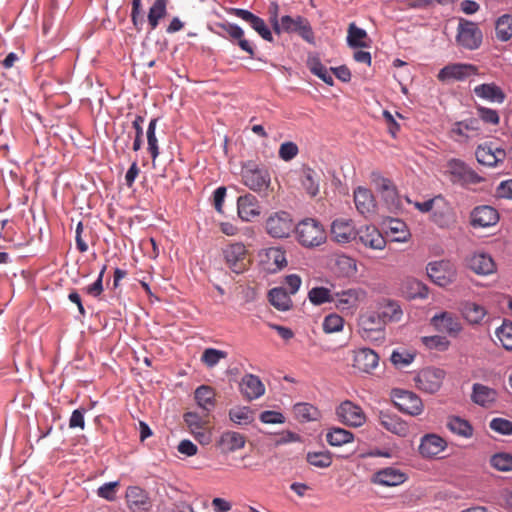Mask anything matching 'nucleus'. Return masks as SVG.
<instances>
[{"instance_id": "6", "label": "nucleus", "mask_w": 512, "mask_h": 512, "mask_svg": "<svg viewBox=\"0 0 512 512\" xmlns=\"http://www.w3.org/2000/svg\"><path fill=\"white\" fill-rule=\"evenodd\" d=\"M335 413L339 422L353 428L363 426L367 419L363 409L350 400L341 402L336 407Z\"/></svg>"}, {"instance_id": "31", "label": "nucleus", "mask_w": 512, "mask_h": 512, "mask_svg": "<svg viewBox=\"0 0 512 512\" xmlns=\"http://www.w3.org/2000/svg\"><path fill=\"white\" fill-rule=\"evenodd\" d=\"M475 95L490 102L503 103L506 95L501 87L495 83H484L474 87Z\"/></svg>"}, {"instance_id": "25", "label": "nucleus", "mask_w": 512, "mask_h": 512, "mask_svg": "<svg viewBox=\"0 0 512 512\" xmlns=\"http://www.w3.org/2000/svg\"><path fill=\"white\" fill-rule=\"evenodd\" d=\"M447 169L454 183L475 182L477 175L463 161L451 159L447 163Z\"/></svg>"}, {"instance_id": "39", "label": "nucleus", "mask_w": 512, "mask_h": 512, "mask_svg": "<svg viewBox=\"0 0 512 512\" xmlns=\"http://www.w3.org/2000/svg\"><path fill=\"white\" fill-rule=\"evenodd\" d=\"M126 499L129 507L133 510L145 509L148 503L147 494L138 486H130L127 488Z\"/></svg>"}, {"instance_id": "21", "label": "nucleus", "mask_w": 512, "mask_h": 512, "mask_svg": "<svg viewBox=\"0 0 512 512\" xmlns=\"http://www.w3.org/2000/svg\"><path fill=\"white\" fill-rule=\"evenodd\" d=\"M379 364L378 354L370 348L354 351L353 367L364 373H371Z\"/></svg>"}, {"instance_id": "33", "label": "nucleus", "mask_w": 512, "mask_h": 512, "mask_svg": "<svg viewBox=\"0 0 512 512\" xmlns=\"http://www.w3.org/2000/svg\"><path fill=\"white\" fill-rule=\"evenodd\" d=\"M216 393L214 389L208 385L199 386L194 393V398L196 400L199 408L203 410V412L210 413L216 406Z\"/></svg>"}, {"instance_id": "48", "label": "nucleus", "mask_w": 512, "mask_h": 512, "mask_svg": "<svg viewBox=\"0 0 512 512\" xmlns=\"http://www.w3.org/2000/svg\"><path fill=\"white\" fill-rule=\"evenodd\" d=\"M183 418L190 432L209 426V413L207 412H204L203 415L196 412H186Z\"/></svg>"}, {"instance_id": "10", "label": "nucleus", "mask_w": 512, "mask_h": 512, "mask_svg": "<svg viewBox=\"0 0 512 512\" xmlns=\"http://www.w3.org/2000/svg\"><path fill=\"white\" fill-rule=\"evenodd\" d=\"M223 255L228 267L235 273L244 272L249 265V257L244 244L233 243L223 249Z\"/></svg>"}, {"instance_id": "62", "label": "nucleus", "mask_w": 512, "mask_h": 512, "mask_svg": "<svg viewBox=\"0 0 512 512\" xmlns=\"http://www.w3.org/2000/svg\"><path fill=\"white\" fill-rule=\"evenodd\" d=\"M477 114L479 118L485 123L497 125L500 121V117L496 110L479 106L477 107Z\"/></svg>"}, {"instance_id": "47", "label": "nucleus", "mask_w": 512, "mask_h": 512, "mask_svg": "<svg viewBox=\"0 0 512 512\" xmlns=\"http://www.w3.org/2000/svg\"><path fill=\"white\" fill-rule=\"evenodd\" d=\"M403 292L410 299H424L428 296V288L422 282L416 279H408L403 284Z\"/></svg>"}, {"instance_id": "63", "label": "nucleus", "mask_w": 512, "mask_h": 512, "mask_svg": "<svg viewBox=\"0 0 512 512\" xmlns=\"http://www.w3.org/2000/svg\"><path fill=\"white\" fill-rule=\"evenodd\" d=\"M298 146L294 142H285L280 145L279 157L284 161H290L297 156Z\"/></svg>"}, {"instance_id": "56", "label": "nucleus", "mask_w": 512, "mask_h": 512, "mask_svg": "<svg viewBox=\"0 0 512 512\" xmlns=\"http://www.w3.org/2000/svg\"><path fill=\"white\" fill-rule=\"evenodd\" d=\"M388 228L393 236V240L397 242H404L409 236L406 224L398 219H391L388 222Z\"/></svg>"}, {"instance_id": "16", "label": "nucleus", "mask_w": 512, "mask_h": 512, "mask_svg": "<svg viewBox=\"0 0 512 512\" xmlns=\"http://www.w3.org/2000/svg\"><path fill=\"white\" fill-rule=\"evenodd\" d=\"M380 425L390 433L399 437H406L409 434V425L397 414L389 411H380L378 414Z\"/></svg>"}, {"instance_id": "54", "label": "nucleus", "mask_w": 512, "mask_h": 512, "mask_svg": "<svg viewBox=\"0 0 512 512\" xmlns=\"http://www.w3.org/2000/svg\"><path fill=\"white\" fill-rule=\"evenodd\" d=\"M306 460L318 468H327L332 464V454L329 451L308 452Z\"/></svg>"}, {"instance_id": "22", "label": "nucleus", "mask_w": 512, "mask_h": 512, "mask_svg": "<svg viewBox=\"0 0 512 512\" xmlns=\"http://www.w3.org/2000/svg\"><path fill=\"white\" fill-rule=\"evenodd\" d=\"M447 447L445 439L436 434H426L421 438L419 453L424 458H434Z\"/></svg>"}, {"instance_id": "60", "label": "nucleus", "mask_w": 512, "mask_h": 512, "mask_svg": "<svg viewBox=\"0 0 512 512\" xmlns=\"http://www.w3.org/2000/svg\"><path fill=\"white\" fill-rule=\"evenodd\" d=\"M479 121L471 118L454 124L452 133L458 136H467L466 131H475L479 129Z\"/></svg>"}, {"instance_id": "4", "label": "nucleus", "mask_w": 512, "mask_h": 512, "mask_svg": "<svg viewBox=\"0 0 512 512\" xmlns=\"http://www.w3.org/2000/svg\"><path fill=\"white\" fill-rule=\"evenodd\" d=\"M276 34L281 33H295L308 43L314 42V32L310 22L303 16L291 17L288 15L282 16L280 19V25Z\"/></svg>"}, {"instance_id": "23", "label": "nucleus", "mask_w": 512, "mask_h": 512, "mask_svg": "<svg viewBox=\"0 0 512 512\" xmlns=\"http://www.w3.org/2000/svg\"><path fill=\"white\" fill-rule=\"evenodd\" d=\"M475 155L480 164L493 167L504 161L506 152L504 149L493 147L492 144H485L477 148Z\"/></svg>"}, {"instance_id": "14", "label": "nucleus", "mask_w": 512, "mask_h": 512, "mask_svg": "<svg viewBox=\"0 0 512 512\" xmlns=\"http://www.w3.org/2000/svg\"><path fill=\"white\" fill-rule=\"evenodd\" d=\"M431 324L434 328L449 335L450 337H457L462 331V324L459 318L450 312H441L431 318Z\"/></svg>"}, {"instance_id": "24", "label": "nucleus", "mask_w": 512, "mask_h": 512, "mask_svg": "<svg viewBox=\"0 0 512 512\" xmlns=\"http://www.w3.org/2000/svg\"><path fill=\"white\" fill-rule=\"evenodd\" d=\"M406 475L399 469L387 467L375 472L371 482L381 486H397L406 481Z\"/></svg>"}, {"instance_id": "29", "label": "nucleus", "mask_w": 512, "mask_h": 512, "mask_svg": "<svg viewBox=\"0 0 512 512\" xmlns=\"http://www.w3.org/2000/svg\"><path fill=\"white\" fill-rule=\"evenodd\" d=\"M467 266L476 274L489 275L495 271L493 259L484 253H475L466 259Z\"/></svg>"}, {"instance_id": "15", "label": "nucleus", "mask_w": 512, "mask_h": 512, "mask_svg": "<svg viewBox=\"0 0 512 512\" xmlns=\"http://www.w3.org/2000/svg\"><path fill=\"white\" fill-rule=\"evenodd\" d=\"M354 203L357 211L366 218L376 214L377 204L371 190L357 187L354 190Z\"/></svg>"}, {"instance_id": "5", "label": "nucleus", "mask_w": 512, "mask_h": 512, "mask_svg": "<svg viewBox=\"0 0 512 512\" xmlns=\"http://www.w3.org/2000/svg\"><path fill=\"white\" fill-rule=\"evenodd\" d=\"M483 40V34L474 22L461 19L457 28V43L467 50L478 49Z\"/></svg>"}, {"instance_id": "44", "label": "nucleus", "mask_w": 512, "mask_h": 512, "mask_svg": "<svg viewBox=\"0 0 512 512\" xmlns=\"http://www.w3.org/2000/svg\"><path fill=\"white\" fill-rule=\"evenodd\" d=\"M381 318L384 320L385 325L387 322H398L401 320L403 312L400 305L395 302L388 300L381 305V311L378 312Z\"/></svg>"}, {"instance_id": "35", "label": "nucleus", "mask_w": 512, "mask_h": 512, "mask_svg": "<svg viewBox=\"0 0 512 512\" xmlns=\"http://www.w3.org/2000/svg\"><path fill=\"white\" fill-rule=\"evenodd\" d=\"M245 442V437L241 433L226 431L221 435L218 445L223 452L229 453L242 449Z\"/></svg>"}, {"instance_id": "17", "label": "nucleus", "mask_w": 512, "mask_h": 512, "mask_svg": "<svg viewBox=\"0 0 512 512\" xmlns=\"http://www.w3.org/2000/svg\"><path fill=\"white\" fill-rule=\"evenodd\" d=\"M355 226L351 219L338 218L332 222L331 236L337 243H349L356 240Z\"/></svg>"}, {"instance_id": "26", "label": "nucleus", "mask_w": 512, "mask_h": 512, "mask_svg": "<svg viewBox=\"0 0 512 512\" xmlns=\"http://www.w3.org/2000/svg\"><path fill=\"white\" fill-rule=\"evenodd\" d=\"M237 212L243 221H251L260 214V207L255 196L247 193L237 199Z\"/></svg>"}, {"instance_id": "19", "label": "nucleus", "mask_w": 512, "mask_h": 512, "mask_svg": "<svg viewBox=\"0 0 512 512\" xmlns=\"http://www.w3.org/2000/svg\"><path fill=\"white\" fill-rule=\"evenodd\" d=\"M231 13L236 17L244 20L249 23L250 26L266 41L272 42L273 37L271 31L266 26L264 20L252 12L241 9V8H232Z\"/></svg>"}, {"instance_id": "43", "label": "nucleus", "mask_w": 512, "mask_h": 512, "mask_svg": "<svg viewBox=\"0 0 512 512\" xmlns=\"http://www.w3.org/2000/svg\"><path fill=\"white\" fill-rule=\"evenodd\" d=\"M353 439L354 435L352 432L339 427L330 429L326 434V440L331 446H342L352 442Z\"/></svg>"}, {"instance_id": "12", "label": "nucleus", "mask_w": 512, "mask_h": 512, "mask_svg": "<svg viewBox=\"0 0 512 512\" xmlns=\"http://www.w3.org/2000/svg\"><path fill=\"white\" fill-rule=\"evenodd\" d=\"M266 231L274 238H286L294 229L292 218L287 212H276L266 220Z\"/></svg>"}, {"instance_id": "38", "label": "nucleus", "mask_w": 512, "mask_h": 512, "mask_svg": "<svg viewBox=\"0 0 512 512\" xmlns=\"http://www.w3.org/2000/svg\"><path fill=\"white\" fill-rule=\"evenodd\" d=\"M269 302L277 310L287 311L292 307V300L286 290L282 287H276L269 291Z\"/></svg>"}, {"instance_id": "59", "label": "nucleus", "mask_w": 512, "mask_h": 512, "mask_svg": "<svg viewBox=\"0 0 512 512\" xmlns=\"http://www.w3.org/2000/svg\"><path fill=\"white\" fill-rule=\"evenodd\" d=\"M489 427L492 431L501 435H512V422L508 419L500 417L493 418L489 423Z\"/></svg>"}, {"instance_id": "41", "label": "nucleus", "mask_w": 512, "mask_h": 512, "mask_svg": "<svg viewBox=\"0 0 512 512\" xmlns=\"http://www.w3.org/2000/svg\"><path fill=\"white\" fill-rule=\"evenodd\" d=\"M496 38L506 42L512 38V15L504 14L495 22Z\"/></svg>"}, {"instance_id": "7", "label": "nucleus", "mask_w": 512, "mask_h": 512, "mask_svg": "<svg viewBox=\"0 0 512 512\" xmlns=\"http://www.w3.org/2000/svg\"><path fill=\"white\" fill-rule=\"evenodd\" d=\"M392 399L399 411L411 416H418L424 410L421 398L411 391L394 389L392 391Z\"/></svg>"}, {"instance_id": "3", "label": "nucleus", "mask_w": 512, "mask_h": 512, "mask_svg": "<svg viewBox=\"0 0 512 512\" xmlns=\"http://www.w3.org/2000/svg\"><path fill=\"white\" fill-rule=\"evenodd\" d=\"M359 333L361 337L369 341L384 339L385 323L378 312H366L359 317Z\"/></svg>"}, {"instance_id": "18", "label": "nucleus", "mask_w": 512, "mask_h": 512, "mask_svg": "<svg viewBox=\"0 0 512 512\" xmlns=\"http://www.w3.org/2000/svg\"><path fill=\"white\" fill-rule=\"evenodd\" d=\"M358 239L365 247L374 250H383L386 246V240L380 231L372 225L361 227L356 232Z\"/></svg>"}, {"instance_id": "64", "label": "nucleus", "mask_w": 512, "mask_h": 512, "mask_svg": "<svg viewBox=\"0 0 512 512\" xmlns=\"http://www.w3.org/2000/svg\"><path fill=\"white\" fill-rule=\"evenodd\" d=\"M414 360V355L407 351H393L391 355V361L394 365L398 367H405L412 363Z\"/></svg>"}, {"instance_id": "2", "label": "nucleus", "mask_w": 512, "mask_h": 512, "mask_svg": "<svg viewBox=\"0 0 512 512\" xmlns=\"http://www.w3.org/2000/svg\"><path fill=\"white\" fill-rule=\"evenodd\" d=\"M241 179L246 187L260 195H268V192L271 190V176L264 167L251 163L244 165Z\"/></svg>"}, {"instance_id": "34", "label": "nucleus", "mask_w": 512, "mask_h": 512, "mask_svg": "<svg viewBox=\"0 0 512 512\" xmlns=\"http://www.w3.org/2000/svg\"><path fill=\"white\" fill-rule=\"evenodd\" d=\"M219 27L233 40H237L238 46L250 57L254 56V48L250 42L244 39V31L241 27L231 23L219 24Z\"/></svg>"}, {"instance_id": "9", "label": "nucleus", "mask_w": 512, "mask_h": 512, "mask_svg": "<svg viewBox=\"0 0 512 512\" xmlns=\"http://www.w3.org/2000/svg\"><path fill=\"white\" fill-rule=\"evenodd\" d=\"M367 297V293L362 288H349L334 293L333 304L342 312H354L359 304Z\"/></svg>"}, {"instance_id": "61", "label": "nucleus", "mask_w": 512, "mask_h": 512, "mask_svg": "<svg viewBox=\"0 0 512 512\" xmlns=\"http://www.w3.org/2000/svg\"><path fill=\"white\" fill-rule=\"evenodd\" d=\"M422 342L427 348L437 349L440 351L448 349L450 345V342L444 336L440 335L423 337Z\"/></svg>"}, {"instance_id": "30", "label": "nucleus", "mask_w": 512, "mask_h": 512, "mask_svg": "<svg viewBox=\"0 0 512 512\" xmlns=\"http://www.w3.org/2000/svg\"><path fill=\"white\" fill-rule=\"evenodd\" d=\"M262 262L266 263L267 270L275 273L287 266L285 251L280 247H270L265 250Z\"/></svg>"}, {"instance_id": "1", "label": "nucleus", "mask_w": 512, "mask_h": 512, "mask_svg": "<svg viewBox=\"0 0 512 512\" xmlns=\"http://www.w3.org/2000/svg\"><path fill=\"white\" fill-rule=\"evenodd\" d=\"M298 242L307 248L318 247L325 243L327 235L323 225L316 219L306 218L295 227Z\"/></svg>"}, {"instance_id": "49", "label": "nucleus", "mask_w": 512, "mask_h": 512, "mask_svg": "<svg viewBox=\"0 0 512 512\" xmlns=\"http://www.w3.org/2000/svg\"><path fill=\"white\" fill-rule=\"evenodd\" d=\"M491 467L500 472L512 471V454L507 452L495 453L490 457Z\"/></svg>"}, {"instance_id": "46", "label": "nucleus", "mask_w": 512, "mask_h": 512, "mask_svg": "<svg viewBox=\"0 0 512 512\" xmlns=\"http://www.w3.org/2000/svg\"><path fill=\"white\" fill-rule=\"evenodd\" d=\"M368 38L367 32L351 23L348 27L347 43L352 48L368 47L366 39Z\"/></svg>"}, {"instance_id": "40", "label": "nucleus", "mask_w": 512, "mask_h": 512, "mask_svg": "<svg viewBox=\"0 0 512 512\" xmlns=\"http://www.w3.org/2000/svg\"><path fill=\"white\" fill-rule=\"evenodd\" d=\"M448 429L458 436L464 438H471L473 436V427L465 419L457 416L450 417L447 422Z\"/></svg>"}, {"instance_id": "36", "label": "nucleus", "mask_w": 512, "mask_h": 512, "mask_svg": "<svg viewBox=\"0 0 512 512\" xmlns=\"http://www.w3.org/2000/svg\"><path fill=\"white\" fill-rule=\"evenodd\" d=\"M300 181L302 187L308 195L315 197L320 189V175L309 167H304L301 170Z\"/></svg>"}, {"instance_id": "55", "label": "nucleus", "mask_w": 512, "mask_h": 512, "mask_svg": "<svg viewBox=\"0 0 512 512\" xmlns=\"http://www.w3.org/2000/svg\"><path fill=\"white\" fill-rule=\"evenodd\" d=\"M157 121H158L157 118L152 119L148 125V129L146 132L147 144H148L147 149H148V152L150 153L153 161H155V159L159 155L158 140H157L156 134H155Z\"/></svg>"}, {"instance_id": "58", "label": "nucleus", "mask_w": 512, "mask_h": 512, "mask_svg": "<svg viewBox=\"0 0 512 512\" xmlns=\"http://www.w3.org/2000/svg\"><path fill=\"white\" fill-rule=\"evenodd\" d=\"M344 319L338 314H329L324 318L323 330L326 333H335L343 329Z\"/></svg>"}, {"instance_id": "11", "label": "nucleus", "mask_w": 512, "mask_h": 512, "mask_svg": "<svg viewBox=\"0 0 512 512\" xmlns=\"http://www.w3.org/2000/svg\"><path fill=\"white\" fill-rule=\"evenodd\" d=\"M430 279L437 285L445 287L456 279V269L450 261H435L427 266Z\"/></svg>"}, {"instance_id": "8", "label": "nucleus", "mask_w": 512, "mask_h": 512, "mask_svg": "<svg viewBox=\"0 0 512 512\" xmlns=\"http://www.w3.org/2000/svg\"><path fill=\"white\" fill-rule=\"evenodd\" d=\"M445 375V371L440 368L427 367L418 372L415 383L419 390L433 394L440 389Z\"/></svg>"}, {"instance_id": "28", "label": "nucleus", "mask_w": 512, "mask_h": 512, "mask_svg": "<svg viewBox=\"0 0 512 512\" xmlns=\"http://www.w3.org/2000/svg\"><path fill=\"white\" fill-rule=\"evenodd\" d=\"M431 220L440 228H448L455 222L453 210L442 196L431 214Z\"/></svg>"}, {"instance_id": "53", "label": "nucleus", "mask_w": 512, "mask_h": 512, "mask_svg": "<svg viewBox=\"0 0 512 512\" xmlns=\"http://www.w3.org/2000/svg\"><path fill=\"white\" fill-rule=\"evenodd\" d=\"M334 293L326 287H314L308 293V298L314 305L333 303Z\"/></svg>"}, {"instance_id": "52", "label": "nucleus", "mask_w": 512, "mask_h": 512, "mask_svg": "<svg viewBox=\"0 0 512 512\" xmlns=\"http://www.w3.org/2000/svg\"><path fill=\"white\" fill-rule=\"evenodd\" d=\"M228 356L226 351L207 348L201 355V362L208 368L215 367L221 360L226 359Z\"/></svg>"}, {"instance_id": "37", "label": "nucleus", "mask_w": 512, "mask_h": 512, "mask_svg": "<svg viewBox=\"0 0 512 512\" xmlns=\"http://www.w3.org/2000/svg\"><path fill=\"white\" fill-rule=\"evenodd\" d=\"M462 316L471 324L480 323L486 315V310L483 306L474 302H464L460 308Z\"/></svg>"}, {"instance_id": "51", "label": "nucleus", "mask_w": 512, "mask_h": 512, "mask_svg": "<svg viewBox=\"0 0 512 512\" xmlns=\"http://www.w3.org/2000/svg\"><path fill=\"white\" fill-rule=\"evenodd\" d=\"M308 66L310 71L319 77L326 84L332 86L334 84L333 77L331 76L330 71L327 69L325 65L321 63L318 58H310L308 60Z\"/></svg>"}, {"instance_id": "27", "label": "nucleus", "mask_w": 512, "mask_h": 512, "mask_svg": "<svg viewBox=\"0 0 512 512\" xmlns=\"http://www.w3.org/2000/svg\"><path fill=\"white\" fill-rule=\"evenodd\" d=\"M240 390L246 399L254 400L265 393V386L258 376L247 374L241 380Z\"/></svg>"}, {"instance_id": "42", "label": "nucleus", "mask_w": 512, "mask_h": 512, "mask_svg": "<svg viewBox=\"0 0 512 512\" xmlns=\"http://www.w3.org/2000/svg\"><path fill=\"white\" fill-rule=\"evenodd\" d=\"M169 0H155L148 12V22L151 30L159 25V21L165 17L167 13V4Z\"/></svg>"}, {"instance_id": "32", "label": "nucleus", "mask_w": 512, "mask_h": 512, "mask_svg": "<svg viewBox=\"0 0 512 512\" xmlns=\"http://www.w3.org/2000/svg\"><path fill=\"white\" fill-rule=\"evenodd\" d=\"M497 392L480 383H475L472 388V401L482 407H490L497 400Z\"/></svg>"}, {"instance_id": "13", "label": "nucleus", "mask_w": 512, "mask_h": 512, "mask_svg": "<svg viewBox=\"0 0 512 512\" xmlns=\"http://www.w3.org/2000/svg\"><path fill=\"white\" fill-rule=\"evenodd\" d=\"M478 73V68L468 63H453L444 66L437 75L441 82L463 81Z\"/></svg>"}, {"instance_id": "45", "label": "nucleus", "mask_w": 512, "mask_h": 512, "mask_svg": "<svg viewBox=\"0 0 512 512\" xmlns=\"http://www.w3.org/2000/svg\"><path fill=\"white\" fill-rule=\"evenodd\" d=\"M295 417L301 422L315 421L319 418V410L309 403H297L293 407Z\"/></svg>"}, {"instance_id": "50", "label": "nucleus", "mask_w": 512, "mask_h": 512, "mask_svg": "<svg viewBox=\"0 0 512 512\" xmlns=\"http://www.w3.org/2000/svg\"><path fill=\"white\" fill-rule=\"evenodd\" d=\"M229 418L238 425H248L254 421V412L248 407H236L229 411Z\"/></svg>"}, {"instance_id": "20", "label": "nucleus", "mask_w": 512, "mask_h": 512, "mask_svg": "<svg viewBox=\"0 0 512 512\" xmlns=\"http://www.w3.org/2000/svg\"><path fill=\"white\" fill-rule=\"evenodd\" d=\"M499 221V214L491 206H478L471 212V225L475 228L494 226Z\"/></svg>"}, {"instance_id": "57", "label": "nucleus", "mask_w": 512, "mask_h": 512, "mask_svg": "<svg viewBox=\"0 0 512 512\" xmlns=\"http://www.w3.org/2000/svg\"><path fill=\"white\" fill-rule=\"evenodd\" d=\"M496 336L505 349L512 350V322L504 321L496 330Z\"/></svg>"}]
</instances>
